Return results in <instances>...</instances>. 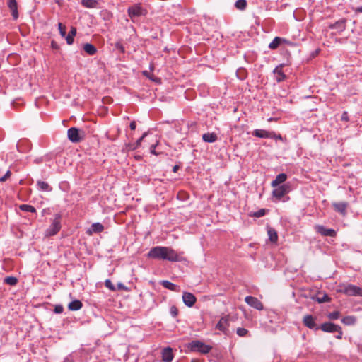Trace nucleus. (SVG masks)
<instances>
[{"label": "nucleus", "mask_w": 362, "mask_h": 362, "mask_svg": "<svg viewBox=\"0 0 362 362\" xmlns=\"http://www.w3.org/2000/svg\"><path fill=\"white\" fill-rule=\"evenodd\" d=\"M146 136H147V133L145 132L143 134L142 136L140 139H139L136 142L132 143V144H129L127 145L128 149L130 151H134V150L138 148L141 146V141Z\"/></svg>", "instance_id": "4be33fe9"}, {"label": "nucleus", "mask_w": 362, "mask_h": 362, "mask_svg": "<svg viewBox=\"0 0 362 362\" xmlns=\"http://www.w3.org/2000/svg\"><path fill=\"white\" fill-rule=\"evenodd\" d=\"M346 20L345 18H342L333 24L329 25V28L330 29H336L340 32H342L346 29Z\"/></svg>", "instance_id": "f3484780"}, {"label": "nucleus", "mask_w": 362, "mask_h": 362, "mask_svg": "<svg viewBox=\"0 0 362 362\" xmlns=\"http://www.w3.org/2000/svg\"><path fill=\"white\" fill-rule=\"evenodd\" d=\"M19 209L21 211H26V212H31V213H35L36 209L34 206L28 204H21L19 206Z\"/></svg>", "instance_id": "7c9ffc66"}, {"label": "nucleus", "mask_w": 362, "mask_h": 362, "mask_svg": "<svg viewBox=\"0 0 362 362\" xmlns=\"http://www.w3.org/2000/svg\"><path fill=\"white\" fill-rule=\"evenodd\" d=\"M356 13H362V6L354 8Z\"/></svg>", "instance_id": "603ef678"}, {"label": "nucleus", "mask_w": 362, "mask_h": 362, "mask_svg": "<svg viewBox=\"0 0 362 362\" xmlns=\"http://www.w3.org/2000/svg\"><path fill=\"white\" fill-rule=\"evenodd\" d=\"M117 286H118V288L120 290H126L127 289L126 286L122 283H119L117 284Z\"/></svg>", "instance_id": "3c124183"}, {"label": "nucleus", "mask_w": 362, "mask_h": 362, "mask_svg": "<svg viewBox=\"0 0 362 362\" xmlns=\"http://www.w3.org/2000/svg\"><path fill=\"white\" fill-rule=\"evenodd\" d=\"M341 119L342 121H345V122H348L349 120V115H348V112L344 111L342 115H341Z\"/></svg>", "instance_id": "a18cd8bd"}, {"label": "nucleus", "mask_w": 362, "mask_h": 362, "mask_svg": "<svg viewBox=\"0 0 362 362\" xmlns=\"http://www.w3.org/2000/svg\"><path fill=\"white\" fill-rule=\"evenodd\" d=\"M54 312L56 313H61L63 312V307L62 305H56L54 308Z\"/></svg>", "instance_id": "de8ad7c7"}, {"label": "nucleus", "mask_w": 362, "mask_h": 362, "mask_svg": "<svg viewBox=\"0 0 362 362\" xmlns=\"http://www.w3.org/2000/svg\"><path fill=\"white\" fill-rule=\"evenodd\" d=\"M173 359V349L167 347L162 351V360L164 362H171Z\"/></svg>", "instance_id": "a211bd4d"}, {"label": "nucleus", "mask_w": 362, "mask_h": 362, "mask_svg": "<svg viewBox=\"0 0 362 362\" xmlns=\"http://www.w3.org/2000/svg\"><path fill=\"white\" fill-rule=\"evenodd\" d=\"M182 300L184 303L188 307H192L197 300L194 294L189 292H184L182 294Z\"/></svg>", "instance_id": "1a4fd4ad"}, {"label": "nucleus", "mask_w": 362, "mask_h": 362, "mask_svg": "<svg viewBox=\"0 0 362 362\" xmlns=\"http://www.w3.org/2000/svg\"><path fill=\"white\" fill-rule=\"evenodd\" d=\"M58 28H59V33H60L61 36L62 37H66V26L64 25L62 23H58Z\"/></svg>", "instance_id": "f704fd0d"}, {"label": "nucleus", "mask_w": 362, "mask_h": 362, "mask_svg": "<svg viewBox=\"0 0 362 362\" xmlns=\"http://www.w3.org/2000/svg\"><path fill=\"white\" fill-rule=\"evenodd\" d=\"M76 35V28L71 27L69 34L66 35V40L68 45H72L74 42V37Z\"/></svg>", "instance_id": "393cba45"}, {"label": "nucleus", "mask_w": 362, "mask_h": 362, "mask_svg": "<svg viewBox=\"0 0 362 362\" xmlns=\"http://www.w3.org/2000/svg\"><path fill=\"white\" fill-rule=\"evenodd\" d=\"M291 188L288 184H283L282 185L276 187L272 191V195L277 201H279L283 197L288 194Z\"/></svg>", "instance_id": "423d86ee"}, {"label": "nucleus", "mask_w": 362, "mask_h": 362, "mask_svg": "<svg viewBox=\"0 0 362 362\" xmlns=\"http://www.w3.org/2000/svg\"><path fill=\"white\" fill-rule=\"evenodd\" d=\"M336 332L338 333V334L336 336V338L338 339H341L342 338V334H343L341 328L340 327L339 331H337Z\"/></svg>", "instance_id": "8fccbe9b"}, {"label": "nucleus", "mask_w": 362, "mask_h": 362, "mask_svg": "<svg viewBox=\"0 0 362 362\" xmlns=\"http://www.w3.org/2000/svg\"><path fill=\"white\" fill-rule=\"evenodd\" d=\"M317 300L320 303H326L329 302L331 300V298L327 294H324L322 297H318Z\"/></svg>", "instance_id": "e433bc0d"}, {"label": "nucleus", "mask_w": 362, "mask_h": 362, "mask_svg": "<svg viewBox=\"0 0 362 362\" xmlns=\"http://www.w3.org/2000/svg\"><path fill=\"white\" fill-rule=\"evenodd\" d=\"M183 255V252H177L170 247L156 246L150 250L148 257L152 259L175 262L185 261L186 258Z\"/></svg>", "instance_id": "f257e3e1"}, {"label": "nucleus", "mask_w": 362, "mask_h": 362, "mask_svg": "<svg viewBox=\"0 0 362 362\" xmlns=\"http://www.w3.org/2000/svg\"><path fill=\"white\" fill-rule=\"evenodd\" d=\"M267 233L269 235V239L271 242L276 243L278 240V235L275 229L269 227L267 228Z\"/></svg>", "instance_id": "a878e982"}, {"label": "nucleus", "mask_w": 362, "mask_h": 362, "mask_svg": "<svg viewBox=\"0 0 362 362\" xmlns=\"http://www.w3.org/2000/svg\"><path fill=\"white\" fill-rule=\"evenodd\" d=\"M160 284L165 288L167 289H169L170 291H175L176 289H177V286L173 284L172 282L169 281H167V280H163L160 282Z\"/></svg>", "instance_id": "c85d7f7f"}, {"label": "nucleus", "mask_w": 362, "mask_h": 362, "mask_svg": "<svg viewBox=\"0 0 362 362\" xmlns=\"http://www.w3.org/2000/svg\"><path fill=\"white\" fill-rule=\"evenodd\" d=\"M105 286L111 291H115V287L110 279L105 280Z\"/></svg>", "instance_id": "a19ab883"}, {"label": "nucleus", "mask_w": 362, "mask_h": 362, "mask_svg": "<svg viewBox=\"0 0 362 362\" xmlns=\"http://www.w3.org/2000/svg\"><path fill=\"white\" fill-rule=\"evenodd\" d=\"M188 348L192 351L207 354L211 351L212 347L200 341L194 340L189 344Z\"/></svg>", "instance_id": "f03ea898"}, {"label": "nucleus", "mask_w": 362, "mask_h": 362, "mask_svg": "<svg viewBox=\"0 0 362 362\" xmlns=\"http://www.w3.org/2000/svg\"><path fill=\"white\" fill-rule=\"evenodd\" d=\"M136 127V124L135 121H132L130 122L129 127L132 130H135Z\"/></svg>", "instance_id": "09e8293b"}, {"label": "nucleus", "mask_w": 362, "mask_h": 362, "mask_svg": "<svg viewBox=\"0 0 362 362\" xmlns=\"http://www.w3.org/2000/svg\"><path fill=\"white\" fill-rule=\"evenodd\" d=\"M248 333V330L243 328L239 327L237 329V334L240 337H245Z\"/></svg>", "instance_id": "ea45409f"}, {"label": "nucleus", "mask_w": 362, "mask_h": 362, "mask_svg": "<svg viewBox=\"0 0 362 362\" xmlns=\"http://www.w3.org/2000/svg\"><path fill=\"white\" fill-rule=\"evenodd\" d=\"M61 228L60 221L58 218H55L52 223L51 226L46 230L47 236H52L56 235Z\"/></svg>", "instance_id": "6e6552de"}, {"label": "nucleus", "mask_w": 362, "mask_h": 362, "mask_svg": "<svg viewBox=\"0 0 362 362\" xmlns=\"http://www.w3.org/2000/svg\"><path fill=\"white\" fill-rule=\"evenodd\" d=\"M228 322V320L226 319V318H221L220 320V321L218 322L217 325H216V327L219 329V330H221V331H223L226 327H225V325L224 324H226Z\"/></svg>", "instance_id": "72a5a7b5"}, {"label": "nucleus", "mask_w": 362, "mask_h": 362, "mask_svg": "<svg viewBox=\"0 0 362 362\" xmlns=\"http://www.w3.org/2000/svg\"><path fill=\"white\" fill-rule=\"evenodd\" d=\"M274 73L277 74L276 76V81L278 82H281L285 78H286V76L284 75V74L281 71V70H277L276 69L274 71Z\"/></svg>", "instance_id": "c9c22d12"}, {"label": "nucleus", "mask_w": 362, "mask_h": 362, "mask_svg": "<svg viewBox=\"0 0 362 362\" xmlns=\"http://www.w3.org/2000/svg\"><path fill=\"white\" fill-rule=\"evenodd\" d=\"M303 325L309 329H318L319 327H317L315 323V319L311 315H306L304 316L303 319Z\"/></svg>", "instance_id": "9d476101"}, {"label": "nucleus", "mask_w": 362, "mask_h": 362, "mask_svg": "<svg viewBox=\"0 0 362 362\" xmlns=\"http://www.w3.org/2000/svg\"><path fill=\"white\" fill-rule=\"evenodd\" d=\"M67 136L72 143H78L83 140L85 132L76 127H71L67 131Z\"/></svg>", "instance_id": "20e7f679"}, {"label": "nucleus", "mask_w": 362, "mask_h": 362, "mask_svg": "<svg viewBox=\"0 0 362 362\" xmlns=\"http://www.w3.org/2000/svg\"><path fill=\"white\" fill-rule=\"evenodd\" d=\"M158 144V141H156V144H152L150 147V152L152 153V154H154V155H157L156 152V146Z\"/></svg>", "instance_id": "49530a36"}, {"label": "nucleus", "mask_w": 362, "mask_h": 362, "mask_svg": "<svg viewBox=\"0 0 362 362\" xmlns=\"http://www.w3.org/2000/svg\"><path fill=\"white\" fill-rule=\"evenodd\" d=\"M317 233L323 236L335 237L336 231L333 229H328L325 228L323 226L317 225L315 227Z\"/></svg>", "instance_id": "f8f14e48"}, {"label": "nucleus", "mask_w": 362, "mask_h": 362, "mask_svg": "<svg viewBox=\"0 0 362 362\" xmlns=\"http://www.w3.org/2000/svg\"><path fill=\"white\" fill-rule=\"evenodd\" d=\"M320 329L323 332L333 333L339 331L340 326L332 322H325L321 325Z\"/></svg>", "instance_id": "9b49d317"}, {"label": "nucleus", "mask_w": 362, "mask_h": 362, "mask_svg": "<svg viewBox=\"0 0 362 362\" xmlns=\"http://www.w3.org/2000/svg\"><path fill=\"white\" fill-rule=\"evenodd\" d=\"M265 214H266V210L264 209H259L257 211L255 212L252 214V216L257 217V218H260V217L264 216L265 215Z\"/></svg>", "instance_id": "58836bf2"}, {"label": "nucleus", "mask_w": 362, "mask_h": 362, "mask_svg": "<svg viewBox=\"0 0 362 362\" xmlns=\"http://www.w3.org/2000/svg\"><path fill=\"white\" fill-rule=\"evenodd\" d=\"M11 175V173L10 170H8L6 174L0 177V182H5Z\"/></svg>", "instance_id": "37998d69"}, {"label": "nucleus", "mask_w": 362, "mask_h": 362, "mask_svg": "<svg viewBox=\"0 0 362 362\" xmlns=\"http://www.w3.org/2000/svg\"><path fill=\"white\" fill-rule=\"evenodd\" d=\"M342 287L343 288L341 290V291L344 294L349 296L362 297V288L360 287L353 284L344 285Z\"/></svg>", "instance_id": "39448f33"}, {"label": "nucleus", "mask_w": 362, "mask_h": 362, "mask_svg": "<svg viewBox=\"0 0 362 362\" xmlns=\"http://www.w3.org/2000/svg\"><path fill=\"white\" fill-rule=\"evenodd\" d=\"M178 169H179V166L178 165H175V166H173V173H177Z\"/></svg>", "instance_id": "5fc2aeb1"}, {"label": "nucleus", "mask_w": 362, "mask_h": 362, "mask_svg": "<svg viewBox=\"0 0 362 362\" xmlns=\"http://www.w3.org/2000/svg\"><path fill=\"white\" fill-rule=\"evenodd\" d=\"M341 322L346 325H352L356 322V318L354 316H346L341 319Z\"/></svg>", "instance_id": "c756f323"}, {"label": "nucleus", "mask_w": 362, "mask_h": 362, "mask_svg": "<svg viewBox=\"0 0 362 362\" xmlns=\"http://www.w3.org/2000/svg\"><path fill=\"white\" fill-rule=\"evenodd\" d=\"M170 313L173 317H175L178 315V310L175 306H171L170 308Z\"/></svg>", "instance_id": "79ce46f5"}, {"label": "nucleus", "mask_w": 362, "mask_h": 362, "mask_svg": "<svg viewBox=\"0 0 362 362\" xmlns=\"http://www.w3.org/2000/svg\"><path fill=\"white\" fill-rule=\"evenodd\" d=\"M127 11L129 16L131 18L143 15V9L139 5H134L132 7H129Z\"/></svg>", "instance_id": "ddd939ff"}, {"label": "nucleus", "mask_w": 362, "mask_h": 362, "mask_svg": "<svg viewBox=\"0 0 362 362\" xmlns=\"http://www.w3.org/2000/svg\"><path fill=\"white\" fill-rule=\"evenodd\" d=\"M332 206L336 211L341 214L342 215H345L346 213V209L348 207V203L345 202H334L332 203Z\"/></svg>", "instance_id": "2eb2a0df"}, {"label": "nucleus", "mask_w": 362, "mask_h": 362, "mask_svg": "<svg viewBox=\"0 0 362 362\" xmlns=\"http://www.w3.org/2000/svg\"><path fill=\"white\" fill-rule=\"evenodd\" d=\"M202 139L205 142L213 143V142H215L218 139V136H217V134L214 132L205 133L202 135Z\"/></svg>", "instance_id": "aec40b11"}, {"label": "nucleus", "mask_w": 362, "mask_h": 362, "mask_svg": "<svg viewBox=\"0 0 362 362\" xmlns=\"http://www.w3.org/2000/svg\"><path fill=\"white\" fill-rule=\"evenodd\" d=\"M252 135L258 138L274 139L275 140L283 141L280 134H276L273 131H267L264 129H255L252 132Z\"/></svg>", "instance_id": "7ed1b4c3"}, {"label": "nucleus", "mask_w": 362, "mask_h": 362, "mask_svg": "<svg viewBox=\"0 0 362 362\" xmlns=\"http://www.w3.org/2000/svg\"><path fill=\"white\" fill-rule=\"evenodd\" d=\"M286 179H287L286 174L280 173L276 177L275 180H274L272 182L271 185L273 187L279 186L281 184H283L286 180Z\"/></svg>", "instance_id": "6ab92c4d"}, {"label": "nucleus", "mask_w": 362, "mask_h": 362, "mask_svg": "<svg viewBox=\"0 0 362 362\" xmlns=\"http://www.w3.org/2000/svg\"><path fill=\"white\" fill-rule=\"evenodd\" d=\"M340 316V313L339 311H334L332 313H329L328 314V317L330 319V320H337Z\"/></svg>", "instance_id": "4c0bfd02"}, {"label": "nucleus", "mask_w": 362, "mask_h": 362, "mask_svg": "<svg viewBox=\"0 0 362 362\" xmlns=\"http://www.w3.org/2000/svg\"><path fill=\"white\" fill-rule=\"evenodd\" d=\"M4 283L11 286H15L18 283V279L14 276H7L4 279Z\"/></svg>", "instance_id": "473e14b6"}, {"label": "nucleus", "mask_w": 362, "mask_h": 362, "mask_svg": "<svg viewBox=\"0 0 362 362\" xmlns=\"http://www.w3.org/2000/svg\"><path fill=\"white\" fill-rule=\"evenodd\" d=\"M115 47H116V49L119 50L122 53L124 52V47L121 42H117V43H115Z\"/></svg>", "instance_id": "c03bdc74"}, {"label": "nucleus", "mask_w": 362, "mask_h": 362, "mask_svg": "<svg viewBox=\"0 0 362 362\" xmlns=\"http://www.w3.org/2000/svg\"><path fill=\"white\" fill-rule=\"evenodd\" d=\"M98 4L97 0H81V5L85 8H94L97 7Z\"/></svg>", "instance_id": "5701e85b"}, {"label": "nucleus", "mask_w": 362, "mask_h": 362, "mask_svg": "<svg viewBox=\"0 0 362 362\" xmlns=\"http://www.w3.org/2000/svg\"><path fill=\"white\" fill-rule=\"evenodd\" d=\"M7 4L11 11V15L13 19L16 20L18 18V5L16 0H8Z\"/></svg>", "instance_id": "dca6fc26"}, {"label": "nucleus", "mask_w": 362, "mask_h": 362, "mask_svg": "<svg viewBox=\"0 0 362 362\" xmlns=\"http://www.w3.org/2000/svg\"><path fill=\"white\" fill-rule=\"evenodd\" d=\"M83 304L79 300H75L69 304L68 308L70 310L76 311L80 310Z\"/></svg>", "instance_id": "b1692460"}, {"label": "nucleus", "mask_w": 362, "mask_h": 362, "mask_svg": "<svg viewBox=\"0 0 362 362\" xmlns=\"http://www.w3.org/2000/svg\"><path fill=\"white\" fill-rule=\"evenodd\" d=\"M64 362H74V360L71 356H67L64 358Z\"/></svg>", "instance_id": "864d4df0"}, {"label": "nucleus", "mask_w": 362, "mask_h": 362, "mask_svg": "<svg viewBox=\"0 0 362 362\" xmlns=\"http://www.w3.org/2000/svg\"><path fill=\"white\" fill-rule=\"evenodd\" d=\"M103 230H104V226L100 223H94L87 230L86 233L89 235H91L93 233H101L103 231Z\"/></svg>", "instance_id": "4468645a"}, {"label": "nucleus", "mask_w": 362, "mask_h": 362, "mask_svg": "<svg viewBox=\"0 0 362 362\" xmlns=\"http://www.w3.org/2000/svg\"><path fill=\"white\" fill-rule=\"evenodd\" d=\"M37 186L40 190L43 192H51L52 190V187L47 182L42 180H38Z\"/></svg>", "instance_id": "412c9836"}, {"label": "nucleus", "mask_w": 362, "mask_h": 362, "mask_svg": "<svg viewBox=\"0 0 362 362\" xmlns=\"http://www.w3.org/2000/svg\"><path fill=\"white\" fill-rule=\"evenodd\" d=\"M285 42L286 40L284 39H282L279 37H276L269 45V47L271 49H276L279 45L281 43V42Z\"/></svg>", "instance_id": "cd10ccee"}, {"label": "nucleus", "mask_w": 362, "mask_h": 362, "mask_svg": "<svg viewBox=\"0 0 362 362\" xmlns=\"http://www.w3.org/2000/svg\"><path fill=\"white\" fill-rule=\"evenodd\" d=\"M84 51L89 55H94L97 52L96 47L90 43H86L83 45Z\"/></svg>", "instance_id": "bb28decb"}, {"label": "nucleus", "mask_w": 362, "mask_h": 362, "mask_svg": "<svg viewBox=\"0 0 362 362\" xmlns=\"http://www.w3.org/2000/svg\"><path fill=\"white\" fill-rule=\"evenodd\" d=\"M245 301L248 305L258 310H262L264 309V305L256 297L250 296H246L245 298Z\"/></svg>", "instance_id": "0eeeda50"}, {"label": "nucleus", "mask_w": 362, "mask_h": 362, "mask_svg": "<svg viewBox=\"0 0 362 362\" xmlns=\"http://www.w3.org/2000/svg\"><path fill=\"white\" fill-rule=\"evenodd\" d=\"M247 1L246 0H238L235 2V8L240 11H244L247 7Z\"/></svg>", "instance_id": "2f4dec72"}]
</instances>
